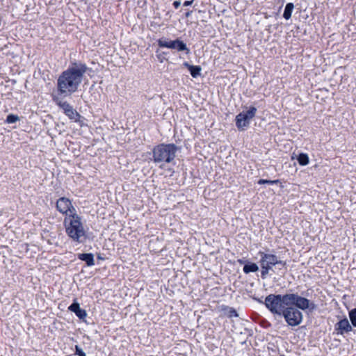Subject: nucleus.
I'll return each instance as SVG.
<instances>
[{
  "mask_svg": "<svg viewBox=\"0 0 356 356\" xmlns=\"http://www.w3.org/2000/svg\"><path fill=\"white\" fill-rule=\"evenodd\" d=\"M80 309V305L78 302H74L72 303L69 307L68 309L71 312L76 314V311H78Z\"/></svg>",
  "mask_w": 356,
  "mask_h": 356,
  "instance_id": "412c9836",
  "label": "nucleus"
},
{
  "mask_svg": "<svg viewBox=\"0 0 356 356\" xmlns=\"http://www.w3.org/2000/svg\"><path fill=\"white\" fill-rule=\"evenodd\" d=\"M349 318L352 325L356 327V308L349 312Z\"/></svg>",
  "mask_w": 356,
  "mask_h": 356,
  "instance_id": "f3484780",
  "label": "nucleus"
},
{
  "mask_svg": "<svg viewBox=\"0 0 356 356\" xmlns=\"http://www.w3.org/2000/svg\"><path fill=\"white\" fill-rule=\"evenodd\" d=\"M193 3V1H186L184 3V6H188L190 5H191Z\"/></svg>",
  "mask_w": 356,
  "mask_h": 356,
  "instance_id": "a878e982",
  "label": "nucleus"
},
{
  "mask_svg": "<svg viewBox=\"0 0 356 356\" xmlns=\"http://www.w3.org/2000/svg\"><path fill=\"white\" fill-rule=\"evenodd\" d=\"M158 44L160 47L176 49L179 51H186L187 54L189 53V49L186 44L179 39L175 40H169L165 38H161L158 40Z\"/></svg>",
  "mask_w": 356,
  "mask_h": 356,
  "instance_id": "0eeeda50",
  "label": "nucleus"
},
{
  "mask_svg": "<svg viewBox=\"0 0 356 356\" xmlns=\"http://www.w3.org/2000/svg\"><path fill=\"white\" fill-rule=\"evenodd\" d=\"M76 354L79 356H86L85 353L82 350V349L79 346H75Z\"/></svg>",
  "mask_w": 356,
  "mask_h": 356,
  "instance_id": "5701e85b",
  "label": "nucleus"
},
{
  "mask_svg": "<svg viewBox=\"0 0 356 356\" xmlns=\"http://www.w3.org/2000/svg\"><path fill=\"white\" fill-rule=\"evenodd\" d=\"M261 277H262V278H265L266 275H268L269 270L271 268L266 267L265 266H261Z\"/></svg>",
  "mask_w": 356,
  "mask_h": 356,
  "instance_id": "4be33fe9",
  "label": "nucleus"
},
{
  "mask_svg": "<svg viewBox=\"0 0 356 356\" xmlns=\"http://www.w3.org/2000/svg\"><path fill=\"white\" fill-rule=\"evenodd\" d=\"M78 258L82 261H86L88 266H91L95 264L94 256L91 253L79 254L78 255Z\"/></svg>",
  "mask_w": 356,
  "mask_h": 356,
  "instance_id": "f8f14e48",
  "label": "nucleus"
},
{
  "mask_svg": "<svg viewBox=\"0 0 356 356\" xmlns=\"http://www.w3.org/2000/svg\"><path fill=\"white\" fill-rule=\"evenodd\" d=\"M265 305L274 314L282 316L288 306L295 305L302 310H314L316 305L306 298L297 293H286L284 295L270 294L265 298Z\"/></svg>",
  "mask_w": 356,
  "mask_h": 356,
  "instance_id": "f257e3e1",
  "label": "nucleus"
},
{
  "mask_svg": "<svg viewBox=\"0 0 356 356\" xmlns=\"http://www.w3.org/2000/svg\"><path fill=\"white\" fill-rule=\"evenodd\" d=\"M243 272L246 274L257 272L259 270L258 266L254 263H248L243 266Z\"/></svg>",
  "mask_w": 356,
  "mask_h": 356,
  "instance_id": "4468645a",
  "label": "nucleus"
},
{
  "mask_svg": "<svg viewBox=\"0 0 356 356\" xmlns=\"http://www.w3.org/2000/svg\"><path fill=\"white\" fill-rule=\"evenodd\" d=\"M87 66L83 63H74L62 72L57 81L58 90L60 94L70 95L78 89Z\"/></svg>",
  "mask_w": 356,
  "mask_h": 356,
  "instance_id": "f03ea898",
  "label": "nucleus"
},
{
  "mask_svg": "<svg viewBox=\"0 0 356 356\" xmlns=\"http://www.w3.org/2000/svg\"><path fill=\"white\" fill-rule=\"evenodd\" d=\"M190 15H191V13H190V12H188V13H186V17H188Z\"/></svg>",
  "mask_w": 356,
  "mask_h": 356,
  "instance_id": "bb28decb",
  "label": "nucleus"
},
{
  "mask_svg": "<svg viewBox=\"0 0 356 356\" xmlns=\"http://www.w3.org/2000/svg\"><path fill=\"white\" fill-rule=\"evenodd\" d=\"M180 4H181V3L179 1H175L173 3V5H174L175 8H178L179 7Z\"/></svg>",
  "mask_w": 356,
  "mask_h": 356,
  "instance_id": "393cba45",
  "label": "nucleus"
},
{
  "mask_svg": "<svg viewBox=\"0 0 356 356\" xmlns=\"http://www.w3.org/2000/svg\"><path fill=\"white\" fill-rule=\"evenodd\" d=\"M297 159L300 165H307L309 163V156L305 153L300 154Z\"/></svg>",
  "mask_w": 356,
  "mask_h": 356,
  "instance_id": "dca6fc26",
  "label": "nucleus"
},
{
  "mask_svg": "<svg viewBox=\"0 0 356 356\" xmlns=\"http://www.w3.org/2000/svg\"><path fill=\"white\" fill-rule=\"evenodd\" d=\"M259 254L261 256L260 259V265L265 266L270 268L276 264H281L282 266H285V262L280 260L277 257L273 254H267L264 252L260 251Z\"/></svg>",
  "mask_w": 356,
  "mask_h": 356,
  "instance_id": "1a4fd4ad",
  "label": "nucleus"
},
{
  "mask_svg": "<svg viewBox=\"0 0 356 356\" xmlns=\"http://www.w3.org/2000/svg\"><path fill=\"white\" fill-rule=\"evenodd\" d=\"M279 182H280V181L278 179H276V180L259 179L258 181L259 184H277Z\"/></svg>",
  "mask_w": 356,
  "mask_h": 356,
  "instance_id": "aec40b11",
  "label": "nucleus"
},
{
  "mask_svg": "<svg viewBox=\"0 0 356 356\" xmlns=\"http://www.w3.org/2000/svg\"><path fill=\"white\" fill-rule=\"evenodd\" d=\"M57 105L63 110L65 114L71 120L78 121L80 115L74 110L69 103L65 101L57 100Z\"/></svg>",
  "mask_w": 356,
  "mask_h": 356,
  "instance_id": "9d476101",
  "label": "nucleus"
},
{
  "mask_svg": "<svg viewBox=\"0 0 356 356\" xmlns=\"http://www.w3.org/2000/svg\"><path fill=\"white\" fill-rule=\"evenodd\" d=\"M298 309L297 307L288 306L282 314L289 325L297 326L302 323L303 316Z\"/></svg>",
  "mask_w": 356,
  "mask_h": 356,
  "instance_id": "39448f33",
  "label": "nucleus"
},
{
  "mask_svg": "<svg viewBox=\"0 0 356 356\" xmlns=\"http://www.w3.org/2000/svg\"><path fill=\"white\" fill-rule=\"evenodd\" d=\"M19 120V117L16 115L10 114L7 116L6 122L11 124L15 123Z\"/></svg>",
  "mask_w": 356,
  "mask_h": 356,
  "instance_id": "a211bd4d",
  "label": "nucleus"
},
{
  "mask_svg": "<svg viewBox=\"0 0 356 356\" xmlns=\"http://www.w3.org/2000/svg\"><path fill=\"white\" fill-rule=\"evenodd\" d=\"M184 65L188 67V69L190 71V73L191 74V76L194 78L197 77V76H199L200 74V72L202 70V68L200 66H194V65H189L188 63H184Z\"/></svg>",
  "mask_w": 356,
  "mask_h": 356,
  "instance_id": "ddd939ff",
  "label": "nucleus"
},
{
  "mask_svg": "<svg viewBox=\"0 0 356 356\" xmlns=\"http://www.w3.org/2000/svg\"><path fill=\"white\" fill-rule=\"evenodd\" d=\"M177 149V147L174 144H160L156 145L152 151L153 161L157 163H170L176 157Z\"/></svg>",
  "mask_w": 356,
  "mask_h": 356,
  "instance_id": "20e7f679",
  "label": "nucleus"
},
{
  "mask_svg": "<svg viewBox=\"0 0 356 356\" xmlns=\"http://www.w3.org/2000/svg\"><path fill=\"white\" fill-rule=\"evenodd\" d=\"M335 330L337 332V334H343L344 333H348L352 331V326L350 325L348 320L345 318L341 321H339L335 325Z\"/></svg>",
  "mask_w": 356,
  "mask_h": 356,
  "instance_id": "9b49d317",
  "label": "nucleus"
},
{
  "mask_svg": "<svg viewBox=\"0 0 356 356\" xmlns=\"http://www.w3.org/2000/svg\"><path fill=\"white\" fill-rule=\"evenodd\" d=\"M229 316L230 317H232V316H237L238 315H237L236 312L234 309L230 308L229 309Z\"/></svg>",
  "mask_w": 356,
  "mask_h": 356,
  "instance_id": "b1692460",
  "label": "nucleus"
},
{
  "mask_svg": "<svg viewBox=\"0 0 356 356\" xmlns=\"http://www.w3.org/2000/svg\"><path fill=\"white\" fill-rule=\"evenodd\" d=\"M56 208L60 213L65 215V216L77 213L71 201L67 197L59 198L56 202Z\"/></svg>",
  "mask_w": 356,
  "mask_h": 356,
  "instance_id": "6e6552de",
  "label": "nucleus"
},
{
  "mask_svg": "<svg viewBox=\"0 0 356 356\" xmlns=\"http://www.w3.org/2000/svg\"><path fill=\"white\" fill-rule=\"evenodd\" d=\"M67 236L74 242L83 243L87 237V229L82 218L77 213L67 215L63 220Z\"/></svg>",
  "mask_w": 356,
  "mask_h": 356,
  "instance_id": "7ed1b4c3",
  "label": "nucleus"
},
{
  "mask_svg": "<svg viewBox=\"0 0 356 356\" xmlns=\"http://www.w3.org/2000/svg\"><path fill=\"white\" fill-rule=\"evenodd\" d=\"M80 319H83L86 317L87 313L86 310L79 309L75 314Z\"/></svg>",
  "mask_w": 356,
  "mask_h": 356,
  "instance_id": "6ab92c4d",
  "label": "nucleus"
},
{
  "mask_svg": "<svg viewBox=\"0 0 356 356\" xmlns=\"http://www.w3.org/2000/svg\"><path fill=\"white\" fill-rule=\"evenodd\" d=\"M293 8H294V6L292 3H288L286 5L284 11V14H283V17L286 19H289L291 18Z\"/></svg>",
  "mask_w": 356,
  "mask_h": 356,
  "instance_id": "2eb2a0df",
  "label": "nucleus"
},
{
  "mask_svg": "<svg viewBox=\"0 0 356 356\" xmlns=\"http://www.w3.org/2000/svg\"><path fill=\"white\" fill-rule=\"evenodd\" d=\"M257 108L250 107L247 111H243L238 114L236 117V125L240 130H244L248 127L250 120L255 116Z\"/></svg>",
  "mask_w": 356,
  "mask_h": 356,
  "instance_id": "423d86ee",
  "label": "nucleus"
}]
</instances>
